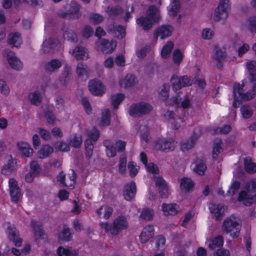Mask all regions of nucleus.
Returning <instances> with one entry per match:
<instances>
[{
  "mask_svg": "<svg viewBox=\"0 0 256 256\" xmlns=\"http://www.w3.org/2000/svg\"><path fill=\"white\" fill-rule=\"evenodd\" d=\"M256 66L255 61H250L246 64V68L249 71L250 77V82L244 80L242 84L235 83L234 84L233 106L238 107L242 100H248L253 98L256 96V74H253Z\"/></svg>",
  "mask_w": 256,
  "mask_h": 256,
  "instance_id": "nucleus-1",
  "label": "nucleus"
},
{
  "mask_svg": "<svg viewBox=\"0 0 256 256\" xmlns=\"http://www.w3.org/2000/svg\"><path fill=\"white\" fill-rule=\"evenodd\" d=\"M128 225V219L124 215L118 216L114 220L111 224L108 222L100 223L101 230L112 236L118 235L122 230H126Z\"/></svg>",
  "mask_w": 256,
  "mask_h": 256,
  "instance_id": "nucleus-2",
  "label": "nucleus"
},
{
  "mask_svg": "<svg viewBox=\"0 0 256 256\" xmlns=\"http://www.w3.org/2000/svg\"><path fill=\"white\" fill-rule=\"evenodd\" d=\"M241 230L240 220L235 216H231L226 218L222 225V230L233 238H236L240 236Z\"/></svg>",
  "mask_w": 256,
  "mask_h": 256,
  "instance_id": "nucleus-3",
  "label": "nucleus"
},
{
  "mask_svg": "<svg viewBox=\"0 0 256 256\" xmlns=\"http://www.w3.org/2000/svg\"><path fill=\"white\" fill-rule=\"evenodd\" d=\"M160 18V11L158 8L151 6L148 12V16L138 18L137 24L144 30H148L152 28L153 22H158Z\"/></svg>",
  "mask_w": 256,
  "mask_h": 256,
  "instance_id": "nucleus-4",
  "label": "nucleus"
},
{
  "mask_svg": "<svg viewBox=\"0 0 256 256\" xmlns=\"http://www.w3.org/2000/svg\"><path fill=\"white\" fill-rule=\"evenodd\" d=\"M229 0H220L217 8L216 9L213 18L218 22L225 20L228 16L230 11Z\"/></svg>",
  "mask_w": 256,
  "mask_h": 256,
  "instance_id": "nucleus-5",
  "label": "nucleus"
},
{
  "mask_svg": "<svg viewBox=\"0 0 256 256\" xmlns=\"http://www.w3.org/2000/svg\"><path fill=\"white\" fill-rule=\"evenodd\" d=\"M88 138L84 142L85 148L86 151V156L87 157H90L92 155L93 150V144L92 141H96L100 136L98 131L94 128L88 132L87 134Z\"/></svg>",
  "mask_w": 256,
  "mask_h": 256,
  "instance_id": "nucleus-6",
  "label": "nucleus"
},
{
  "mask_svg": "<svg viewBox=\"0 0 256 256\" xmlns=\"http://www.w3.org/2000/svg\"><path fill=\"white\" fill-rule=\"evenodd\" d=\"M154 180L160 196L162 198L168 197L171 194V190L166 180L160 176H155Z\"/></svg>",
  "mask_w": 256,
  "mask_h": 256,
  "instance_id": "nucleus-7",
  "label": "nucleus"
},
{
  "mask_svg": "<svg viewBox=\"0 0 256 256\" xmlns=\"http://www.w3.org/2000/svg\"><path fill=\"white\" fill-rule=\"evenodd\" d=\"M152 106L145 102L132 105L129 108V114L132 116H140L150 112Z\"/></svg>",
  "mask_w": 256,
  "mask_h": 256,
  "instance_id": "nucleus-8",
  "label": "nucleus"
},
{
  "mask_svg": "<svg viewBox=\"0 0 256 256\" xmlns=\"http://www.w3.org/2000/svg\"><path fill=\"white\" fill-rule=\"evenodd\" d=\"M106 148V154L108 157H114L116 155V152H120L125 148L126 144L122 140L116 141L114 144H110L108 141L104 142Z\"/></svg>",
  "mask_w": 256,
  "mask_h": 256,
  "instance_id": "nucleus-9",
  "label": "nucleus"
},
{
  "mask_svg": "<svg viewBox=\"0 0 256 256\" xmlns=\"http://www.w3.org/2000/svg\"><path fill=\"white\" fill-rule=\"evenodd\" d=\"M177 144V142L173 138L160 140L156 142L155 148L160 150L168 152L174 150Z\"/></svg>",
  "mask_w": 256,
  "mask_h": 256,
  "instance_id": "nucleus-10",
  "label": "nucleus"
},
{
  "mask_svg": "<svg viewBox=\"0 0 256 256\" xmlns=\"http://www.w3.org/2000/svg\"><path fill=\"white\" fill-rule=\"evenodd\" d=\"M17 166V160L10 155L5 156V164L2 169V173L4 175H10L14 172Z\"/></svg>",
  "mask_w": 256,
  "mask_h": 256,
  "instance_id": "nucleus-11",
  "label": "nucleus"
},
{
  "mask_svg": "<svg viewBox=\"0 0 256 256\" xmlns=\"http://www.w3.org/2000/svg\"><path fill=\"white\" fill-rule=\"evenodd\" d=\"M18 153L22 158H30L34 154L30 144L25 141H20L16 144Z\"/></svg>",
  "mask_w": 256,
  "mask_h": 256,
  "instance_id": "nucleus-12",
  "label": "nucleus"
},
{
  "mask_svg": "<svg viewBox=\"0 0 256 256\" xmlns=\"http://www.w3.org/2000/svg\"><path fill=\"white\" fill-rule=\"evenodd\" d=\"M96 45L98 50L102 51L104 53L108 54L114 50L116 46V43L115 41L109 42L106 40L102 39L99 40Z\"/></svg>",
  "mask_w": 256,
  "mask_h": 256,
  "instance_id": "nucleus-13",
  "label": "nucleus"
},
{
  "mask_svg": "<svg viewBox=\"0 0 256 256\" xmlns=\"http://www.w3.org/2000/svg\"><path fill=\"white\" fill-rule=\"evenodd\" d=\"M88 90L90 92L96 96H100L106 92L105 86L99 80H94L88 83Z\"/></svg>",
  "mask_w": 256,
  "mask_h": 256,
  "instance_id": "nucleus-14",
  "label": "nucleus"
},
{
  "mask_svg": "<svg viewBox=\"0 0 256 256\" xmlns=\"http://www.w3.org/2000/svg\"><path fill=\"white\" fill-rule=\"evenodd\" d=\"M6 56L8 64L12 69L16 70H22L23 68L22 62L13 52H8Z\"/></svg>",
  "mask_w": 256,
  "mask_h": 256,
  "instance_id": "nucleus-15",
  "label": "nucleus"
},
{
  "mask_svg": "<svg viewBox=\"0 0 256 256\" xmlns=\"http://www.w3.org/2000/svg\"><path fill=\"white\" fill-rule=\"evenodd\" d=\"M6 234L8 238L12 241L16 246H20L22 244V240L19 238L18 231L12 225L8 226Z\"/></svg>",
  "mask_w": 256,
  "mask_h": 256,
  "instance_id": "nucleus-16",
  "label": "nucleus"
},
{
  "mask_svg": "<svg viewBox=\"0 0 256 256\" xmlns=\"http://www.w3.org/2000/svg\"><path fill=\"white\" fill-rule=\"evenodd\" d=\"M174 28L170 25H162L155 30L154 34L156 37H160L161 39H164L170 36Z\"/></svg>",
  "mask_w": 256,
  "mask_h": 256,
  "instance_id": "nucleus-17",
  "label": "nucleus"
},
{
  "mask_svg": "<svg viewBox=\"0 0 256 256\" xmlns=\"http://www.w3.org/2000/svg\"><path fill=\"white\" fill-rule=\"evenodd\" d=\"M71 176H70V180L69 182L68 180H66V182H64V180L65 178V174L62 172L60 173V174L57 176V181L60 185L61 186H66L70 188L72 186L75 184L76 176V174L73 170H72Z\"/></svg>",
  "mask_w": 256,
  "mask_h": 256,
  "instance_id": "nucleus-18",
  "label": "nucleus"
},
{
  "mask_svg": "<svg viewBox=\"0 0 256 256\" xmlns=\"http://www.w3.org/2000/svg\"><path fill=\"white\" fill-rule=\"evenodd\" d=\"M136 191V184L130 182L126 184L124 190V197L126 200H130L134 197Z\"/></svg>",
  "mask_w": 256,
  "mask_h": 256,
  "instance_id": "nucleus-19",
  "label": "nucleus"
},
{
  "mask_svg": "<svg viewBox=\"0 0 256 256\" xmlns=\"http://www.w3.org/2000/svg\"><path fill=\"white\" fill-rule=\"evenodd\" d=\"M154 228L151 225L144 227L140 236V242L142 243H146L148 242L154 236Z\"/></svg>",
  "mask_w": 256,
  "mask_h": 256,
  "instance_id": "nucleus-20",
  "label": "nucleus"
},
{
  "mask_svg": "<svg viewBox=\"0 0 256 256\" xmlns=\"http://www.w3.org/2000/svg\"><path fill=\"white\" fill-rule=\"evenodd\" d=\"M162 211L165 216H174L180 210L179 206L175 204H163Z\"/></svg>",
  "mask_w": 256,
  "mask_h": 256,
  "instance_id": "nucleus-21",
  "label": "nucleus"
},
{
  "mask_svg": "<svg viewBox=\"0 0 256 256\" xmlns=\"http://www.w3.org/2000/svg\"><path fill=\"white\" fill-rule=\"evenodd\" d=\"M194 186V182L190 178L184 177L180 180V187L182 192H191Z\"/></svg>",
  "mask_w": 256,
  "mask_h": 256,
  "instance_id": "nucleus-22",
  "label": "nucleus"
},
{
  "mask_svg": "<svg viewBox=\"0 0 256 256\" xmlns=\"http://www.w3.org/2000/svg\"><path fill=\"white\" fill-rule=\"evenodd\" d=\"M76 60H86L88 58V54L86 49L82 46H76L72 51L70 52Z\"/></svg>",
  "mask_w": 256,
  "mask_h": 256,
  "instance_id": "nucleus-23",
  "label": "nucleus"
},
{
  "mask_svg": "<svg viewBox=\"0 0 256 256\" xmlns=\"http://www.w3.org/2000/svg\"><path fill=\"white\" fill-rule=\"evenodd\" d=\"M108 30L119 39L122 38L126 35L124 28L120 26H114L111 24L108 26Z\"/></svg>",
  "mask_w": 256,
  "mask_h": 256,
  "instance_id": "nucleus-24",
  "label": "nucleus"
},
{
  "mask_svg": "<svg viewBox=\"0 0 256 256\" xmlns=\"http://www.w3.org/2000/svg\"><path fill=\"white\" fill-rule=\"evenodd\" d=\"M44 90L41 88L40 90L31 92L28 95V99L30 102L36 106L39 105L42 99V93H44Z\"/></svg>",
  "mask_w": 256,
  "mask_h": 256,
  "instance_id": "nucleus-25",
  "label": "nucleus"
},
{
  "mask_svg": "<svg viewBox=\"0 0 256 256\" xmlns=\"http://www.w3.org/2000/svg\"><path fill=\"white\" fill-rule=\"evenodd\" d=\"M238 200L242 202L244 204L248 206L256 202V196H253L250 194H248L246 191L243 190L240 194Z\"/></svg>",
  "mask_w": 256,
  "mask_h": 256,
  "instance_id": "nucleus-26",
  "label": "nucleus"
},
{
  "mask_svg": "<svg viewBox=\"0 0 256 256\" xmlns=\"http://www.w3.org/2000/svg\"><path fill=\"white\" fill-rule=\"evenodd\" d=\"M113 212L112 208L107 205L102 206L96 210V213L100 218L108 219Z\"/></svg>",
  "mask_w": 256,
  "mask_h": 256,
  "instance_id": "nucleus-27",
  "label": "nucleus"
},
{
  "mask_svg": "<svg viewBox=\"0 0 256 256\" xmlns=\"http://www.w3.org/2000/svg\"><path fill=\"white\" fill-rule=\"evenodd\" d=\"M54 152L53 147L48 144H43L38 152V156L40 158H45L49 156Z\"/></svg>",
  "mask_w": 256,
  "mask_h": 256,
  "instance_id": "nucleus-28",
  "label": "nucleus"
},
{
  "mask_svg": "<svg viewBox=\"0 0 256 256\" xmlns=\"http://www.w3.org/2000/svg\"><path fill=\"white\" fill-rule=\"evenodd\" d=\"M8 42L12 46L18 48L22 43L20 34L18 32L11 33L8 36Z\"/></svg>",
  "mask_w": 256,
  "mask_h": 256,
  "instance_id": "nucleus-29",
  "label": "nucleus"
},
{
  "mask_svg": "<svg viewBox=\"0 0 256 256\" xmlns=\"http://www.w3.org/2000/svg\"><path fill=\"white\" fill-rule=\"evenodd\" d=\"M192 168L194 172L200 175H203L206 169L204 162L200 160H197L192 164Z\"/></svg>",
  "mask_w": 256,
  "mask_h": 256,
  "instance_id": "nucleus-30",
  "label": "nucleus"
},
{
  "mask_svg": "<svg viewBox=\"0 0 256 256\" xmlns=\"http://www.w3.org/2000/svg\"><path fill=\"white\" fill-rule=\"evenodd\" d=\"M58 236L60 240L70 241L72 238V234L70 229L66 226H64L58 234Z\"/></svg>",
  "mask_w": 256,
  "mask_h": 256,
  "instance_id": "nucleus-31",
  "label": "nucleus"
},
{
  "mask_svg": "<svg viewBox=\"0 0 256 256\" xmlns=\"http://www.w3.org/2000/svg\"><path fill=\"white\" fill-rule=\"evenodd\" d=\"M174 46V44L172 42H167L164 46L160 51L161 56L164 58H168L171 54Z\"/></svg>",
  "mask_w": 256,
  "mask_h": 256,
  "instance_id": "nucleus-32",
  "label": "nucleus"
},
{
  "mask_svg": "<svg viewBox=\"0 0 256 256\" xmlns=\"http://www.w3.org/2000/svg\"><path fill=\"white\" fill-rule=\"evenodd\" d=\"M180 8V2L178 0H172L168 8V14L171 16H176L178 13Z\"/></svg>",
  "mask_w": 256,
  "mask_h": 256,
  "instance_id": "nucleus-33",
  "label": "nucleus"
},
{
  "mask_svg": "<svg viewBox=\"0 0 256 256\" xmlns=\"http://www.w3.org/2000/svg\"><path fill=\"white\" fill-rule=\"evenodd\" d=\"M209 208L216 219L220 218L224 210V206L222 205L211 204Z\"/></svg>",
  "mask_w": 256,
  "mask_h": 256,
  "instance_id": "nucleus-34",
  "label": "nucleus"
},
{
  "mask_svg": "<svg viewBox=\"0 0 256 256\" xmlns=\"http://www.w3.org/2000/svg\"><path fill=\"white\" fill-rule=\"evenodd\" d=\"M98 123L100 126H106L110 124V112L108 109L105 110L102 113V117L98 120Z\"/></svg>",
  "mask_w": 256,
  "mask_h": 256,
  "instance_id": "nucleus-35",
  "label": "nucleus"
},
{
  "mask_svg": "<svg viewBox=\"0 0 256 256\" xmlns=\"http://www.w3.org/2000/svg\"><path fill=\"white\" fill-rule=\"evenodd\" d=\"M61 66L62 62L60 60L53 59L46 64V68L48 71L54 72L58 69Z\"/></svg>",
  "mask_w": 256,
  "mask_h": 256,
  "instance_id": "nucleus-36",
  "label": "nucleus"
},
{
  "mask_svg": "<svg viewBox=\"0 0 256 256\" xmlns=\"http://www.w3.org/2000/svg\"><path fill=\"white\" fill-rule=\"evenodd\" d=\"M56 45L57 44L56 42L54 41L52 38H49L44 42L42 46V50L45 53L48 52L54 49Z\"/></svg>",
  "mask_w": 256,
  "mask_h": 256,
  "instance_id": "nucleus-37",
  "label": "nucleus"
},
{
  "mask_svg": "<svg viewBox=\"0 0 256 256\" xmlns=\"http://www.w3.org/2000/svg\"><path fill=\"white\" fill-rule=\"evenodd\" d=\"M240 111L242 118L246 119L250 118L254 113L252 106L249 105L243 106L240 108Z\"/></svg>",
  "mask_w": 256,
  "mask_h": 256,
  "instance_id": "nucleus-38",
  "label": "nucleus"
},
{
  "mask_svg": "<svg viewBox=\"0 0 256 256\" xmlns=\"http://www.w3.org/2000/svg\"><path fill=\"white\" fill-rule=\"evenodd\" d=\"M197 139V137L194 136L190 138L189 140L183 142L181 144L182 150H187L192 148L194 146Z\"/></svg>",
  "mask_w": 256,
  "mask_h": 256,
  "instance_id": "nucleus-39",
  "label": "nucleus"
},
{
  "mask_svg": "<svg viewBox=\"0 0 256 256\" xmlns=\"http://www.w3.org/2000/svg\"><path fill=\"white\" fill-rule=\"evenodd\" d=\"M82 142L81 134H76L72 136L70 140V144L74 148L80 147Z\"/></svg>",
  "mask_w": 256,
  "mask_h": 256,
  "instance_id": "nucleus-40",
  "label": "nucleus"
},
{
  "mask_svg": "<svg viewBox=\"0 0 256 256\" xmlns=\"http://www.w3.org/2000/svg\"><path fill=\"white\" fill-rule=\"evenodd\" d=\"M76 73L79 77L86 78L88 74L86 66L82 62L78 63L76 67Z\"/></svg>",
  "mask_w": 256,
  "mask_h": 256,
  "instance_id": "nucleus-41",
  "label": "nucleus"
},
{
  "mask_svg": "<svg viewBox=\"0 0 256 256\" xmlns=\"http://www.w3.org/2000/svg\"><path fill=\"white\" fill-rule=\"evenodd\" d=\"M184 56V52L180 49H176L172 54L173 61L174 64H179Z\"/></svg>",
  "mask_w": 256,
  "mask_h": 256,
  "instance_id": "nucleus-42",
  "label": "nucleus"
},
{
  "mask_svg": "<svg viewBox=\"0 0 256 256\" xmlns=\"http://www.w3.org/2000/svg\"><path fill=\"white\" fill-rule=\"evenodd\" d=\"M244 166L245 169L248 172H256V164L252 162L251 158H246L244 159Z\"/></svg>",
  "mask_w": 256,
  "mask_h": 256,
  "instance_id": "nucleus-43",
  "label": "nucleus"
},
{
  "mask_svg": "<svg viewBox=\"0 0 256 256\" xmlns=\"http://www.w3.org/2000/svg\"><path fill=\"white\" fill-rule=\"evenodd\" d=\"M128 168L129 174L131 177L135 176L140 170V166L134 162H130L128 164Z\"/></svg>",
  "mask_w": 256,
  "mask_h": 256,
  "instance_id": "nucleus-44",
  "label": "nucleus"
},
{
  "mask_svg": "<svg viewBox=\"0 0 256 256\" xmlns=\"http://www.w3.org/2000/svg\"><path fill=\"white\" fill-rule=\"evenodd\" d=\"M134 82V76L132 75L126 76L124 80L120 81L119 83L122 87L129 86Z\"/></svg>",
  "mask_w": 256,
  "mask_h": 256,
  "instance_id": "nucleus-45",
  "label": "nucleus"
},
{
  "mask_svg": "<svg viewBox=\"0 0 256 256\" xmlns=\"http://www.w3.org/2000/svg\"><path fill=\"white\" fill-rule=\"evenodd\" d=\"M245 26L252 32H256V16L248 18L245 22Z\"/></svg>",
  "mask_w": 256,
  "mask_h": 256,
  "instance_id": "nucleus-46",
  "label": "nucleus"
},
{
  "mask_svg": "<svg viewBox=\"0 0 256 256\" xmlns=\"http://www.w3.org/2000/svg\"><path fill=\"white\" fill-rule=\"evenodd\" d=\"M224 239L223 238L218 236L214 238L209 244L208 246L212 249H214L217 247L221 246L223 245Z\"/></svg>",
  "mask_w": 256,
  "mask_h": 256,
  "instance_id": "nucleus-47",
  "label": "nucleus"
},
{
  "mask_svg": "<svg viewBox=\"0 0 256 256\" xmlns=\"http://www.w3.org/2000/svg\"><path fill=\"white\" fill-rule=\"evenodd\" d=\"M222 151V142L220 140H217L214 144L212 150V157L216 158L219 154Z\"/></svg>",
  "mask_w": 256,
  "mask_h": 256,
  "instance_id": "nucleus-48",
  "label": "nucleus"
},
{
  "mask_svg": "<svg viewBox=\"0 0 256 256\" xmlns=\"http://www.w3.org/2000/svg\"><path fill=\"white\" fill-rule=\"evenodd\" d=\"M124 95L121 94H118L112 96L111 97L112 104L116 108L122 102L124 98Z\"/></svg>",
  "mask_w": 256,
  "mask_h": 256,
  "instance_id": "nucleus-49",
  "label": "nucleus"
},
{
  "mask_svg": "<svg viewBox=\"0 0 256 256\" xmlns=\"http://www.w3.org/2000/svg\"><path fill=\"white\" fill-rule=\"evenodd\" d=\"M154 212L148 208H144L142 210L140 218L143 220H150L152 218Z\"/></svg>",
  "mask_w": 256,
  "mask_h": 256,
  "instance_id": "nucleus-50",
  "label": "nucleus"
},
{
  "mask_svg": "<svg viewBox=\"0 0 256 256\" xmlns=\"http://www.w3.org/2000/svg\"><path fill=\"white\" fill-rule=\"evenodd\" d=\"M166 116L170 120V122L172 124V127L173 129L177 130L180 127V120H178V122H176V124H174L173 122V120L175 118V115L172 112L168 111L166 112Z\"/></svg>",
  "mask_w": 256,
  "mask_h": 256,
  "instance_id": "nucleus-51",
  "label": "nucleus"
},
{
  "mask_svg": "<svg viewBox=\"0 0 256 256\" xmlns=\"http://www.w3.org/2000/svg\"><path fill=\"white\" fill-rule=\"evenodd\" d=\"M74 5H75V8L73 11H72L70 13H66V14H61L60 15L63 17L68 16V17H70L71 18H78L80 16V14H79L80 6L76 4H74Z\"/></svg>",
  "mask_w": 256,
  "mask_h": 256,
  "instance_id": "nucleus-52",
  "label": "nucleus"
},
{
  "mask_svg": "<svg viewBox=\"0 0 256 256\" xmlns=\"http://www.w3.org/2000/svg\"><path fill=\"white\" fill-rule=\"evenodd\" d=\"M170 82L174 90H178L181 88V78L174 75L170 79Z\"/></svg>",
  "mask_w": 256,
  "mask_h": 256,
  "instance_id": "nucleus-53",
  "label": "nucleus"
},
{
  "mask_svg": "<svg viewBox=\"0 0 256 256\" xmlns=\"http://www.w3.org/2000/svg\"><path fill=\"white\" fill-rule=\"evenodd\" d=\"M238 44L240 46L238 50V55L239 56H242L244 54L248 52L250 50V46L246 43H242V44H240V41H238Z\"/></svg>",
  "mask_w": 256,
  "mask_h": 256,
  "instance_id": "nucleus-54",
  "label": "nucleus"
},
{
  "mask_svg": "<svg viewBox=\"0 0 256 256\" xmlns=\"http://www.w3.org/2000/svg\"><path fill=\"white\" fill-rule=\"evenodd\" d=\"M10 194L11 198V200L15 203H17L22 196L21 190L20 189L12 191L11 190L10 192Z\"/></svg>",
  "mask_w": 256,
  "mask_h": 256,
  "instance_id": "nucleus-55",
  "label": "nucleus"
},
{
  "mask_svg": "<svg viewBox=\"0 0 256 256\" xmlns=\"http://www.w3.org/2000/svg\"><path fill=\"white\" fill-rule=\"evenodd\" d=\"M202 37L204 40H210L214 36V31L210 28H206L202 31Z\"/></svg>",
  "mask_w": 256,
  "mask_h": 256,
  "instance_id": "nucleus-56",
  "label": "nucleus"
},
{
  "mask_svg": "<svg viewBox=\"0 0 256 256\" xmlns=\"http://www.w3.org/2000/svg\"><path fill=\"white\" fill-rule=\"evenodd\" d=\"M54 148L56 150L61 152H67L70 150L69 146L66 142H58L54 144Z\"/></svg>",
  "mask_w": 256,
  "mask_h": 256,
  "instance_id": "nucleus-57",
  "label": "nucleus"
},
{
  "mask_svg": "<svg viewBox=\"0 0 256 256\" xmlns=\"http://www.w3.org/2000/svg\"><path fill=\"white\" fill-rule=\"evenodd\" d=\"M10 92L9 87L6 81L0 80V92L3 95L7 96L10 94Z\"/></svg>",
  "mask_w": 256,
  "mask_h": 256,
  "instance_id": "nucleus-58",
  "label": "nucleus"
},
{
  "mask_svg": "<svg viewBox=\"0 0 256 256\" xmlns=\"http://www.w3.org/2000/svg\"><path fill=\"white\" fill-rule=\"evenodd\" d=\"M145 167L148 173H150L154 175L158 174L159 172L157 166L152 162L148 164Z\"/></svg>",
  "mask_w": 256,
  "mask_h": 256,
  "instance_id": "nucleus-59",
  "label": "nucleus"
},
{
  "mask_svg": "<svg viewBox=\"0 0 256 256\" xmlns=\"http://www.w3.org/2000/svg\"><path fill=\"white\" fill-rule=\"evenodd\" d=\"M57 254L58 256H72V255L69 249L62 246L58 248Z\"/></svg>",
  "mask_w": 256,
  "mask_h": 256,
  "instance_id": "nucleus-60",
  "label": "nucleus"
},
{
  "mask_svg": "<svg viewBox=\"0 0 256 256\" xmlns=\"http://www.w3.org/2000/svg\"><path fill=\"white\" fill-rule=\"evenodd\" d=\"M226 56L225 51L221 48H217L216 50L214 58L218 61L221 62L224 60Z\"/></svg>",
  "mask_w": 256,
  "mask_h": 256,
  "instance_id": "nucleus-61",
  "label": "nucleus"
},
{
  "mask_svg": "<svg viewBox=\"0 0 256 256\" xmlns=\"http://www.w3.org/2000/svg\"><path fill=\"white\" fill-rule=\"evenodd\" d=\"M9 192L20 189L17 181L14 178H10L8 182Z\"/></svg>",
  "mask_w": 256,
  "mask_h": 256,
  "instance_id": "nucleus-62",
  "label": "nucleus"
},
{
  "mask_svg": "<svg viewBox=\"0 0 256 256\" xmlns=\"http://www.w3.org/2000/svg\"><path fill=\"white\" fill-rule=\"evenodd\" d=\"M90 19L92 22L94 24H98L101 22H102L104 18V17L98 14H92L90 16Z\"/></svg>",
  "mask_w": 256,
  "mask_h": 256,
  "instance_id": "nucleus-63",
  "label": "nucleus"
},
{
  "mask_svg": "<svg viewBox=\"0 0 256 256\" xmlns=\"http://www.w3.org/2000/svg\"><path fill=\"white\" fill-rule=\"evenodd\" d=\"M246 188L248 190H256V179H252L250 180L246 185Z\"/></svg>",
  "mask_w": 256,
  "mask_h": 256,
  "instance_id": "nucleus-64",
  "label": "nucleus"
}]
</instances>
